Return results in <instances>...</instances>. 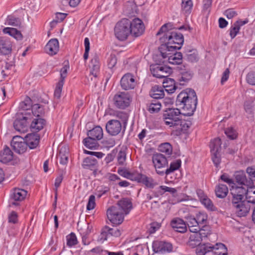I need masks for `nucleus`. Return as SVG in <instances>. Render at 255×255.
<instances>
[{
    "label": "nucleus",
    "instance_id": "f257e3e1",
    "mask_svg": "<svg viewBox=\"0 0 255 255\" xmlns=\"http://www.w3.org/2000/svg\"><path fill=\"white\" fill-rule=\"evenodd\" d=\"M177 29H174L171 23H167L162 25L156 35L163 34L160 38L161 42L164 43L159 47V50L163 58L166 56V52L174 51L180 49L184 42L182 34L178 32Z\"/></svg>",
    "mask_w": 255,
    "mask_h": 255
},
{
    "label": "nucleus",
    "instance_id": "f03ea898",
    "mask_svg": "<svg viewBox=\"0 0 255 255\" xmlns=\"http://www.w3.org/2000/svg\"><path fill=\"white\" fill-rule=\"evenodd\" d=\"M197 101L195 91L187 89L178 95L175 103L177 106L182 109L183 115L191 116L196 110Z\"/></svg>",
    "mask_w": 255,
    "mask_h": 255
},
{
    "label": "nucleus",
    "instance_id": "7ed1b4c3",
    "mask_svg": "<svg viewBox=\"0 0 255 255\" xmlns=\"http://www.w3.org/2000/svg\"><path fill=\"white\" fill-rule=\"evenodd\" d=\"M152 162L156 173L160 175H165V171L168 163L166 157L160 153H155L152 155Z\"/></svg>",
    "mask_w": 255,
    "mask_h": 255
},
{
    "label": "nucleus",
    "instance_id": "20e7f679",
    "mask_svg": "<svg viewBox=\"0 0 255 255\" xmlns=\"http://www.w3.org/2000/svg\"><path fill=\"white\" fill-rule=\"evenodd\" d=\"M128 19L124 18L119 21L115 27V35L120 41L126 40L130 34Z\"/></svg>",
    "mask_w": 255,
    "mask_h": 255
},
{
    "label": "nucleus",
    "instance_id": "39448f33",
    "mask_svg": "<svg viewBox=\"0 0 255 255\" xmlns=\"http://www.w3.org/2000/svg\"><path fill=\"white\" fill-rule=\"evenodd\" d=\"M31 115L26 113H19L13 122V127L15 130L24 132L27 130L31 120Z\"/></svg>",
    "mask_w": 255,
    "mask_h": 255
},
{
    "label": "nucleus",
    "instance_id": "423d86ee",
    "mask_svg": "<svg viewBox=\"0 0 255 255\" xmlns=\"http://www.w3.org/2000/svg\"><path fill=\"white\" fill-rule=\"evenodd\" d=\"M182 114L178 108H168L164 111L163 120L165 124L172 129L174 127V123H177L180 121V115Z\"/></svg>",
    "mask_w": 255,
    "mask_h": 255
},
{
    "label": "nucleus",
    "instance_id": "0eeeda50",
    "mask_svg": "<svg viewBox=\"0 0 255 255\" xmlns=\"http://www.w3.org/2000/svg\"><path fill=\"white\" fill-rule=\"evenodd\" d=\"M113 102L116 108L124 110L130 105L131 97L128 92H120L114 95Z\"/></svg>",
    "mask_w": 255,
    "mask_h": 255
},
{
    "label": "nucleus",
    "instance_id": "6e6552de",
    "mask_svg": "<svg viewBox=\"0 0 255 255\" xmlns=\"http://www.w3.org/2000/svg\"><path fill=\"white\" fill-rule=\"evenodd\" d=\"M107 215L110 221L115 225H120L124 221L125 215L119 209V206H112L107 211Z\"/></svg>",
    "mask_w": 255,
    "mask_h": 255
},
{
    "label": "nucleus",
    "instance_id": "1a4fd4ad",
    "mask_svg": "<svg viewBox=\"0 0 255 255\" xmlns=\"http://www.w3.org/2000/svg\"><path fill=\"white\" fill-rule=\"evenodd\" d=\"M130 34L137 37L142 35L145 30L144 24L141 19L134 18L131 21L128 19Z\"/></svg>",
    "mask_w": 255,
    "mask_h": 255
},
{
    "label": "nucleus",
    "instance_id": "9d476101",
    "mask_svg": "<svg viewBox=\"0 0 255 255\" xmlns=\"http://www.w3.org/2000/svg\"><path fill=\"white\" fill-rule=\"evenodd\" d=\"M237 200V198L232 200V203L236 209L237 215L240 217H245L250 210V204L246 200Z\"/></svg>",
    "mask_w": 255,
    "mask_h": 255
},
{
    "label": "nucleus",
    "instance_id": "9b49d317",
    "mask_svg": "<svg viewBox=\"0 0 255 255\" xmlns=\"http://www.w3.org/2000/svg\"><path fill=\"white\" fill-rule=\"evenodd\" d=\"M150 71L155 77L166 78L172 72V69L168 66L155 64L150 66Z\"/></svg>",
    "mask_w": 255,
    "mask_h": 255
},
{
    "label": "nucleus",
    "instance_id": "f8f14e48",
    "mask_svg": "<svg viewBox=\"0 0 255 255\" xmlns=\"http://www.w3.org/2000/svg\"><path fill=\"white\" fill-rule=\"evenodd\" d=\"M106 129L109 134L116 136L121 131L122 124L118 120H111L107 123Z\"/></svg>",
    "mask_w": 255,
    "mask_h": 255
},
{
    "label": "nucleus",
    "instance_id": "ddd939ff",
    "mask_svg": "<svg viewBox=\"0 0 255 255\" xmlns=\"http://www.w3.org/2000/svg\"><path fill=\"white\" fill-rule=\"evenodd\" d=\"M11 145L14 150L19 154L24 153L27 148L25 140L18 136L13 137L11 141Z\"/></svg>",
    "mask_w": 255,
    "mask_h": 255
},
{
    "label": "nucleus",
    "instance_id": "4468645a",
    "mask_svg": "<svg viewBox=\"0 0 255 255\" xmlns=\"http://www.w3.org/2000/svg\"><path fill=\"white\" fill-rule=\"evenodd\" d=\"M27 191L24 189L15 188H14L10 194V199L13 200L11 202L12 205L17 206L18 204L16 202H20L23 201L26 197Z\"/></svg>",
    "mask_w": 255,
    "mask_h": 255
},
{
    "label": "nucleus",
    "instance_id": "2eb2a0df",
    "mask_svg": "<svg viewBox=\"0 0 255 255\" xmlns=\"http://www.w3.org/2000/svg\"><path fill=\"white\" fill-rule=\"evenodd\" d=\"M153 251L155 253H165L172 250V245L166 242L155 241L152 243Z\"/></svg>",
    "mask_w": 255,
    "mask_h": 255
},
{
    "label": "nucleus",
    "instance_id": "dca6fc26",
    "mask_svg": "<svg viewBox=\"0 0 255 255\" xmlns=\"http://www.w3.org/2000/svg\"><path fill=\"white\" fill-rule=\"evenodd\" d=\"M135 85L136 82L134 77L131 74H125L121 80V87L125 90L133 89Z\"/></svg>",
    "mask_w": 255,
    "mask_h": 255
},
{
    "label": "nucleus",
    "instance_id": "f3484780",
    "mask_svg": "<svg viewBox=\"0 0 255 255\" xmlns=\"http://www.w3.org/2000/svg\"><path fill=\"white\" fill-rule=\"evenodd\" d=\"M12 51V42L6 37H0V53L2 55H9Z\"/></svg>",
    "mask_w": 255,
    "mask_h": 255
},
{
    "label": "nucleus",
    "instance_id": "a211bd4d",
    "mask_svg": "<svg viewBox=\"0 0 255 255\" xmlns=\"http://www.w3.org/2000/svg\"><path fill=\"white\" fill-rule=\"evenodd\" d=\"M115 206H119V209L124 215L128 214L132 208L131 201L128 198H123L119 200Z\"/></svg>",
    "mask_w": 255,
    "mask_h": 255
},
{
    "label": "nucleus",
    "instance_id": "6ab92c4d",
    "mask_svg": "<svg viewBox=\"0 0 255 255\" xmlns=\"http://www.w3.org/2000/svg\"><path fill=\"white\" fill-rule=\"evenodd\" d=\"M46 124V121L42 118L33 117L30 122L29 126L31 131L37 132L43 128Z\"/></svg>",
    "mask_w": 255,
    "mask_h": 255
},
{
    "label": "nucleus",
    "instance_id": "aec40b11",
    "mask_svg": "<svg viewBox=\"0 0 255 255\" xmlns=\"http://www.w3.org/2000/svg\"><path fill=\"white\" fill-rule=\"evenodd\" d=\"M40 136L38 134L31 133L27 134L24 139L27 147L30 149L35 148L39 144Z\"/></svg>",
    "mask_w": 255,
    "mask_h": 255
},
{
    "label": "nucleus",
    "instance_id": "412c9836",
    "mask_svg": "<svg viewBox=\"0 0 255 255\" xmlns=\"http://www.w3.org/2000/svg\"><path fill=\"white\" fill-rule=\"evenodd\" d=\"M171 226L177 232L183 233L187 231L186 224L179 218L173 219L171 222Z\"/></svg>",
    "mask_w": 255,
    "mask_h": 255
},
{
    "label": "nucleus",
    "instance_id": "4be33fe9",
    "mask_svg": "<svg viewBox=\"0 0 255 255\" xmlns=\"http://www.w3.org/2000/svg\"><path fill=\"white\" fill-rule=\"evenodd\" d=\"M45 52L50 55L56 54L59 50V42L57 39L49 41L45 47Z\"/></svg>",
    "mask_w": 255,
    "mask_h": 255
},
{
    "label": "nucleus",
    "instance_id": "5701e85b",
    "mask_svg": "<svg viewBox=\"0 0 255 255\" xmlns=\"http://www.w3.org/2000/svg\"><path fill=\"white\" fill-rule=\"evenodd\" d=\"M82 166L84 169L96 171L98 169V162L95 158L87 157L83 160Z\"/></svg>",
    "mask_w": 255,
    "mask_h": 255
},
{
    "label": "nucleus",
    "instance_id": "b1692460",
    "mask_svg": "<svg viewBox=\"0 0 255 255\" xmlns=\"http://www.w3.org/2000/svg\"><path fill=\"white\" fill-rule=\"evenodd\" d=\"M247 189L242 186H232V189H231V194L232 195V200L235 198L237 201L243 200L244 195L246 194Z\"/></svg>",
    "mask_w": 255,
    "mask_h": 255
},
{
    "label": "nucleus",
    "instance_id": "393cba45",
    "mask_svg": "<svg viewBox=\"0 0 255 255\" xmlns=\"http://www.w3.org/2000/svg\"><path fill=\"white\" fill-rule=\"evenodd\" d=\"M13 152L7 146H5L3 149L0 151V162L3 163H7L13 159Z\"/></svg>",
    "mask_w": 255,
    "mask_h": 255
},
{
    "label": "nucleus",
    "instance_id": "a878e982",
    "mask_svg": "<svg viewBox=\"0 0 255 255\" xmlns=\"http://www.w3.org/2000/svg\"><path fill=\"white\" fill-rule=\"evenodd\" d=\"M91 69L90 73L94 77H96L99 73L100 63L99 58L97 55H95L91 60L89 65Z\"/></svg>",
    "mask_w": 255,
    "mask_h": 255
},
{
    "label": "nucleus",
    "instance_id": "bb28decb",
    "mask_svg": "<svg viewBox=\"0 0 255 255\" xmlns=\"http://www.w3.org/2000/svg\"><path fill=\"white\" fill-rule=\"evenodd\" d=\"M187 225L191 232L199 231L201 228L195 218V217L193 216H189L186 217Z\"/></svg>",
    "mask_w": 255,
    "mask_h": 255
},
{
    "label": "nucleus",
    "instance_id": "cd10ccee",
    "mask_svg": "<svg viewBox=\"0 0 255 255\" xmlns=\"http://www.w3.org/2000/svg\"><path fill=\"white\" fill-rule=\"evenodd\" d=\"M26 113H29L31 115V120L32 119L33 117L41 118L44 116L45 112L43 106L39 104L33 105L31 109V111L28 113L26 112Z\"/></svg>",
    "mask_w": 255,
    "mask_h": 255
},
{
    "label": "nucleus",
    "instance_id": "c85d7f7f",
    "mask_svg": "<svg viewBox=\"0 0 255 255\" xmlns=\"http://www.w3.org/2000/svg\"><path fill=\"white\" fill-rule=\"evenodd\" d=\"M212 254L214 255H227L228 250L225 245L222 243H217L215 246H211Z\"/></svg>",
    "mask_w": 255,
    "mask_h": 255
},
{
    "label": "nucleus",
    "instance_id": "c756f323",
    "mask_svg": "<svg viewBox=\"0 0 255 255\" xmlns=\"http://www.w3.org/2000/svg\"><path fill=\"white\" fill-rule=\"evenodd\" d=\"M150 95L153 100H158L162 99L164 96V91L162 87L154 86L150 91Z\"/></svg>",
    "mask_w": 255,
    "mask_h": 255
},
{
    "label": "nucleus",
    "instance_id": "7c9ffc66",
    "mask_svg": "<svg viewBox=\"0 0 255 255\" xmlns=\"http://www.w3.org/2000/svg\"><path fill=\"white\" fill-rule=\"evenodd\" d=\"M170 53L166 52L167 56L165 58L168 57V60L169 63L173 65H178L182 63V54L181 52H176L174 54L171 55Z\"/></svg>",
    "mask_w": 255,
    "mask_h": 255
},
{
    "label": "nucleus",
    "instance_id": "2f4dec72",
    "mask_svg": "<svg viewBox=\"0 0 255 255\" xmlns=\"http://www.w3.org/2000/svg\"><path fill=\"white\" fill-rule=\"evenodd\" d=\"M88 136L96 140H100L103 136V129L100 126H97L88 132Z\"/></svg>",
    "mask_w": 255,
    "mask_h": 255
},
{
    "label": "nucleus",
    "instance_id": "473e14b6",
    "mask_svg": "<svg viewBox=\"0 0 255 255\" xmlns=\"http://www.w3.org/2000/svg\"><path fill=\"white\" fill-rule=\"evenodd\" d=\"M215 191L217 197L224 198L227 195L229 190L228 187L226 185L219 184L216 186Z\"/></svg>",
    "mask_w": 255,
    "mask_h": 255
},
{
    "label": "nucleus",
    "instance_id": "72a5a7b5",
    "mask_svg": "<svg viewBox=\"0 0 255 255\" xmlns=\"http://www.w3.org/2000/svg\"><path fill=\"white\" fill-rule=\"evenodd\" d=\"M32 106L31 99L29 97H26L24 100L19 104V108L22 111L20 113H26V112L28 113L29 111L31 112Z\"/></svg>",
    "mask_w": 255,
    "mask_h": 255
},
{
    "label": "nucleus",
    "instance_id": "f704fd0d",
    "mask_svg": "<svg viewBox=\"0 0 255 255\" xmlns=\"http://www.w3.org/2000/svg\"><path fill=\"white\" fill-rule=\"evenodd\" d=\"M178 81L180 85H184L192 78L193 73L190 70L182 71L180 73Z\"/></svg>",
    "mask_w": 255,
    "mask_h": 255
},
{
    "label": "nucleus",
    "instance_id": "c9c22d12",
    "mask_svg": "<svg viewBox=\"0 0 255 255\" xmlns=\"http://www.w3.org/2000/svg\"><path fill=\"white\" fill-rule=\"evenodd\" d=\"M3 32L9 34L17 40H21L22 38L20 31L15 28L5 27L3 29Z\"/></svg>",
    "mask_w": 255,
    "mask_h": 255
},
{
    "label": "nucleus",
    "instance_id": "e433bc0d",
    "mask_svg": "<svg viewBox=\"0 0 255 255\" xmlns=\"http://www.w3.org/2000/svg\"><path fill=\"white\" fill-rule=\"evenodd\" d=\"M177 123H174V127L172 128L173 130H175L180 133L182 131H186L189 128V125L184 121L181 119L178 121Z\"/></svg>",
    "mask_w": 255,
    "mask_h": 255
},
{
    "label": "nucleus",
    "instance_id": "4c0bfd02",
    "mask_svg": "<svg viewBox=\"0 0 255 255\" xmlns=\"http://www.w3.org/2000/svg\"><path fill=\"white\" fill-rule=\"evenodd\" d=\"M57 157L59 158V162L62 165H66L68 163L69 152L66 147H62L59 150Z\"/></svg>",
    "mask_w": 255,
    "mask_h": 255
},
{
    "label": "nucleus",
    "instance_id": "58836bf2",
    "mask_svg": "<svg viewBox=\"0 0 255 255\" xmlns=\"http://www.w3.org/2000/svg\"><path fill=\"white\" fill-rule=\"evenodd\" d=\"M193 7V2L191 0H182L181 10L185 15H188L191 13Z\"/></svg>",
    "mask_w": 255,
    "mask_h": 255
},
{
    "label": "nucleus",
    "instance_id": "ea45409f",
    "mask_svg": "<svg viewBox=\"0 0 255 255\" xmlns=\"http://www.w3.org/2000/svg\"><path fill=\"white\" fill-rule=\"evenodd\" d=\"M181 161L179 159L171 162L170 164L169 167H166V170L165 171V174L166 176L169 175L174 171L178 170L181 167Z\"/></svg>",
    "mask_w": 255,
    "mask_h": 255
},
{
    "label": "nucleus",
    "instance_id": "a19ab883",
    "mask_svg": "<svg viewBox=\"0 0 255 255\" xmlns=\"http://www.w3.org/2000/svg\"><path fill=\"white\" fill-rule=\"evenodd\" d=\"M147 110L150 113H157L159 111L161 107V103L160 101L156 100H153L147 105Z\"/></svg>",
    "mask_w": 255,
    "mask_h": 255
},
{
    "label": "nucleus",
    "instance_id": "79ce46f5",
    "mask_svg": "<svg viewBox=\"0 0 255 255\" xmlns=\"http://www.w3.org/2000/svg\"><path fill=\"white\" fill-rule=\"evenodd\" d=\"M246 201L250 204L255 203V186H251L247 189L246 194Z\"/></svg>",
    "mask_w": 255,
    "mask_h": 255
},
{
    "label": "nucleus",
    "instance_id": "37998d69",
    "mask_svg": "<svg viewBox=\"0 0 255 255\" xmlns=\"http://www.w3.org/2000/svg\"><path fill=\"white\" fill-rule=\"evenodd\" d=\"M221 144V140L219 138H215L212 140L210 144L211 153L220 152Z\"/></svg>",
    "mask_w": 255,
    "mask_h": 255
},
{
    "label": "nucleus",
    "instance_id": "c03bdc74",
    "mask_svg": "<svg viewBox=\"0 0 255 255\" xmlns=\"http://www.w3.org/2000/svg\"><path fill=\"white\" fill-rule=\"evenodd\" d=\"M195 218L197 220L199 225L201 227L207 226L208 215L203 212H199L196 214Z\"/></svg>",
    "mask_w": 255,
    "mask_h": 255
},
{
    "label": "nucleus",
    "instance_id": "a18cd8bd",
    "mask_svg": "<svg viewBox=\"0 0 255 255\" xmlns=\"http://www.w3.org/2000/svg\"><path fill=\"white\" fill-rule=\"evenodd\" d=\"M86 230L85 231L83 230L82 228H79V224H78V231L82 235V243L84 245H87L89 244V242L87 240V236L91 233V230L89 229V226L87 224L86 225Z\"/></svg>",
    "mask_w": 255,
    "mask_h": 255
},
{
    "label": "nucleus",
    "instance_id": "49530a36",
    "mask_svg": "<svg viewBox=\"0 0 255 255\" xmlns=\"http://www.w3.org/2000/svg\"><path fill=\"white\" fill-rule=\"evenodd\" d=\"M140 183L149 188H153L157 185V183L154 182L153 178L148 177L145 175H143Z\"/></svg>",
    "mask_w": 255,
    "mask_h": 255
},
{
    "label": "nucleus",
    "instance_id": "de8ad7c7",
    "mask_svg": "<svg viewBox=\"0 0 255 255\" xmlns=\"http://www.w3.org/2000/svg\"><path fill=\"white\" fill-rule=\"evenodd\" d=\"M96 139L88 136L83 139V143L84 145L89 149H95L97 146V142Z\"/></svg>",
    "mask_w": 255,
    "mask_h": 255
},
{
    "label": "nucleus",
    "instance_id": "09e8293b",
    "mask_svg": "<svg viewBox=\"0 0 255 255\" xmlns=\"http://www.w3.org/2000/svg\"><path fill=\"white\" fill-rule=\"evenodd\" d=\"M211 251V246L203 245L197 247L196 249L197 255H205Z\"/></svg>",
    "mask_w": 255,
    "mask_h": 255
},
{
    "label": "nucleus",
    "instance_id": "8fccbe9b",
    "mask_svg": "<svg viewBox=\"0 0 255 255\" xmlns=\"http://www.w3.org/2000/svg\"><path fill=\"white\" fill-rule=\"evenodd\" d=\"M159 150L160 152L169 155L172 153V147L169 143L165 142L159 145Z\"/></svg>",
    "mask_w": 255,
    "mask_h": 255
},
{
    "label": "nucleus",
    "instance_id": "3c124183",
    "mask_svg": "<svg viewBox=\"0 0 255 255\" xmlns=\"http://www.w3.org/2000/svg\"><path fill=\"white\" fill-rule=\"evenodd\" d=\"M117 62V57L114 54H111L107 60V66L113 72L115 69V66Z\"/></svg>",
    "mask_w": 255,
    "mask_h": 255
},
{
    "label": "nucleus",
    "instance_id": "603ef678",
    "mask_svg": "<svg viewBox=\"0 0 255 255\" xmlns=\"http://www.w3.org/2000/svg\"><path fill=\"white\" fill-rule=\"evenodd\" d=\"M66 240L67 245L69 247H72L78 244L77 237L74 233H71L67 236Z\"/></svg>",
    "mask_w": 255,
    "mask_h": 255
},
{
    "label": "nucleus",
    "instance_id": "864d4df0",
    "mask_svg": "<svg viewBox=\"0 0 255 255\" xmlns=\"http://www.w3.org/2000/svg\"><path fill=\"white\" fill-rule=\"evenodd\" d=\"M201 202L209 210L215 211L217 209L216 207L214 205L211 200L208 197L202 199V201Z\"/></svg>",
    "mask_w": 255,
    "mask_h": 255
},
{
    "label": "nucleus",
    "instance_id": "5fc2aeb1",
    "mask_svg": "<svg viewBox=\"0 0 255 255\" xmlns=\"http://www.w3.org/2000/svg\"><path fill=\"white\" fill-rule=\"evenodd\" d=\"M236 182L241 185H245L247 179L245 175L243 172H238L235 175Z\"/></svg>",
    "mask_w": 255,
    "mask_h": 255
},
{
    "label": "nucleus",
    "instance_id": "6e6d98bb",
    "mask_svg": "<svg viewBox=\"0 0 255 255\" xmlns=\"http://www.w3.org/2000/svg\"><path fill=\"white\" fill-rule=\"evenodd\" d=\"M63 85L62 81H59L56 84L54 93L55 98L59 99L60 98Z\"/></svg>",
    "mask_w": 255,
    "mask_h": 255
},
{
    "label": "nucleus",
    "instance_id": "4d7b16f0",
    "mask_svg": "<svg viewBox=\"0 0 255 255\" xmlns=\"http://www.w3.org/2000/svg\"><path fill=\"white\" fill-rule=\"evenodd\" d=\"M194 234L191 235L189 237V240L190 242H194L195 245H199L201 242L202 241L201 237H200V234L198 233V231L196 232H193Z\"/></svg>",
    "mask_w": 255,
    "mask_h": 255
},
{
    "label": "nucleus",
    "instance_id": "13d9d810",
    "mask_svg": "<svg viewBox=\"0 0 255 255\" xmlns=\"http://www.w3.org/2000/svg\"><path fill=\"white\" fill-rule=\"evenodd\" d=\"M106 230L108 231L109 236L118 237L121 235V231L117 227L111 228L106 226Z\"/></svg>",
    "mask_w": 255,
    "mask_h": 255
},
{
    "label": "nucleus",
    "instance_id": "bf43d9fd",
    "mask_svg": "<svg viewBox=\"0 0 255 255\" xmlns=\"http://www.w3.org/2000/svg\"><path fill=\"white\" fill-rule=\"evenodd\" d=\"M7 23L13 26L19 27L21 25V21L19 18L11 16L8 18Z\"/></svg>",
    "mask_w": 255,
    "mask_h": 255
},
{
    "label": "nucleus",
    "instance_id": "052dcab7",
    "mask_svg": "<svg viewBox=\"0 0 255 255\" xmlns=\"http://www.w3.org/2000/svg\"><path fill=\"white\" fill-rule=\"evenodd\" d=\"M225 133L230 139H234L237 136L236 130L233 128H228L225 130Z\"/></svg>",
    "mask_w": 255,
    "mask_h": 255
},
{
    "label": "nucleus",
    "instance_id": "680f3d73",
    "mask_svg": "<svg viewBox=\"0 0 255 255\" xmlns=\"http://www.w3.org/2000/svg\"><path fill=\"white\" fill-rule=\"evenodd\" d=\"M126 159V153L125 150H120L118 153L117 160L119 164L124 165Z\"/></svg>",
    "mask_w": 255,
    "mask_h": 255
},
{
    "label": "nucleus",
    "instance_id": "e2e57ef3",
    "mask_svg": "<svg viewBox=\"0 0 255 255\" xmlns=\"http://www.w3.org/2000/svg\"><path fill=\"white\" fill-rule=\"evenodd\" d=\"M96 206L95 196L94 195L90 196L88 204L87 205V210H91L95 208Z\"/></svg>",
    "mask_w": 255,
    "mask_h": 255
},
{
    "label": "nucleus",
    "instance_id": "0e129e2a",
    "mask_svg": "<svg viewBox=\"0 0 255 255\" xmlns=\"http://www.w3.org/2000/svg\"><path fill=\"white\" fill-rule=\"evenodd\" d=\"M220 152H216L214 153H211L212 159L215 165L218 166L221 162V156L220 154Z\"/></svg>",
    "mask_w": 255,
    "mask_h": 255
},
{
    "label": "nucleus",
    "instance_id": "69168bd1",
    "mask_svg": "<svg viewBox=\"0 0 255 255\" xmlns=\"http://www.w3.org/2000/svg\"><path fill=\"white\" fill-rule=\"evenodd\" d=\"M209 227L208 226L201 227L200 230L198 231V233L200 234V237L202 240L203 238H206L207 237L209 234Z\"/></svg>",
    "mask_w": 255,
    "mask_h": 255
},
{
    "label": "nucleus",
    "instance_id": "338daca9",
    "mask_svg": "<svg viewBox=\"0 0 255 255\" xmlns=\"http://www.w3.org/2000/svg\"><path fill=\"white\" fill-rule=\"evenodd\" d=\"M239 28L233 24L229 29V34L231 39H234L239 32Z\"/></svg>",
    "mask_w": 255,
    "mask_h": 255
},
{
    "label": "nucleus",
    "instance_id": "774afa93",
    "mask_svg": "<svg viewBox=\"0 0 255 255\" xmlns=\"http://www.w3.org/2000/svg\"><path fill=\"white\" fill-rule=\"evenodd\" d=\"M247 81L250 85H255V72H250L247 75Z\"/></svg>",
    "mask_w": 255,
    "mask_h": 255
}]
</instances>
